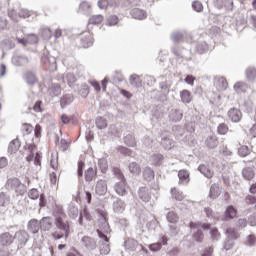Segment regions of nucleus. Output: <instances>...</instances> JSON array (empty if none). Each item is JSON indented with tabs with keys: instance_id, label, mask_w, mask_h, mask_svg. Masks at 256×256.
<instances>
[{
	"instance_id": "obj_1",
	"label": "nucleus",
	"mask_w": 256,
	"mask_h": 256,
	"mask_svg": "<svg viewBox=\"0 0 256 256\" xmlns=\"http://www.w3.org/2000/svg\"><path fill=\"white\" fill-rule=\"evenodd\" d=\"M54 224L58 231L52 233V239L54 241H59V239H69V235H71V225L69 224V220H67V215L65 211H63V207L56 206L53 211Z\"/></svg>"
},
{
	"instance_id": "obj_2",
	"label": "nucleus",
	"mask_w": 256,
	"mask_h": 256,
	"mask_svg": "<svg viewBox=\"0 0 256 256\" xmlns=\"http://www.w3.org/2000/svg\"><path fill=\"white\" fill-rule=\"evenodd\" d=\"M112 173L117 179H119V182H117L114 186L117 195H120V197H125L127 194V180L125 179V175H123V172L118 167H114L112 169Z\"/></svg>"
},
{
	"instance_id": "obj_3",
	"label": "nucleus",
	"mask_w": 256,
	"mask_h": 256,
	"mask_svg": "<svg viewBox=\"0 0 256 256\" xmlns=\"http://www.w3.org/2000/svg\"><path fill=\"white\" fill-rule=\"evenodd\" d=\"M14 243L15 241L13 234L9 232L0 234V247H6L8 249L2 254L0 253V256H11V253L15 251V246H13Z\"/></svg>"
},
{
	"instance_id": "obj_4",
	"label": "nucleus",
	"mask_w": 256,
	"mask_h": 256,
	"mask_svg": "<svg viewBox=\"0 0 256 256\" xmlns=\"http://www.w3.org/2000/svg\"><path fill=\"white\" fill-rule=\"evenodd\" d=\"M6 187L11 191H15L17 195H25L27 186L19 180V178H9L6 182Z\"/></svg>"
},
{
	"instance_id": "obj_5",
	"label": "nucleus",
	"mask_w": 256,
	"mask_h": 256,
	"mask_svg": "<svg viewBox=\"0 0 256 256\" xmlns=\"http://www.w3.org/2000/svg\"><path fill=\"white\" fill-rule=\"evenodd\" d=\"M14 241H16L17 245L14 247V251H21L25 245H27V242L29 241V233L25 230H19L15 232Z\"/></svg>"
},
{
	"instance_id": "obj_6",
	"label": "nucleus",
	"mask_w": 256,
	"mask_h": 256,
	"mask_svg": "<svg viewBox=\"0 0 256 256\" xmlns=\"http://www.w3.org/2000/svg\"><path fill=\"white\" fill-rule=\"evenodd\" d=\"M41 64L44 69L50 71V73H55V71H57V59L54 56L44 54L41 57Z\"/></svg>"
},
{
	"instance_id": "obj_7",
	"label": "nucleus",
	"mask_w": 256,
	"mask_h": 256,
	"mask_svg": "<svg viewBox=\"0 0 256 256\" xmlns=\"http://www.w3.org/2000/svg\"><path fill=\"white\" fill-rule=\"evenodd\" d=\"M168 119L171 123H180L183 119V110L181 109H171L168 113Z\"/></svg>"
},
{
	"instance_id": "obj_8",
	"label": "nucleus",
	"mask_w": 256,
	"mask_h": 256,
	"mask_svg": "<svg viewBox=\"0 0 256 256\" xmlns=\"http://www.w3.org/2000/svg\"><path fill=\"white\" fill-rule=\"evenodd\" d=\"M227 115H228V119L230 121H232V123H239V121H241V119L243 117L241 110H239L235 107L230 108Z\"/></svg>"
},
{
	"instance_id": "obj_9",
	"label": "nucleus",
	"mask_w": 256,
	"mask_h": 256,
	"mask_svg": "<svg viewBox=\"0 0 256 256\" xmlns=\"http://www.w3.org/2000/svg\"><path fill=\"white\" fill-rule=\"evenodd\" d=\"M160 143H161V146L168 151L175 147V141H173L171 136H169L165 133L161 134V142Z\"/></svg>"
},
{
	"instance_id": "obj_10",
	"label": "nucleus",
	"mask_w": 256,
	"mask_h": 256,
	"mask_svg": "<svg viewBox=\"0 0 256 256\" xmlns=\"http://www.w3.org/2000/svg\"><path fill=\"white\" fill-rule=\"evenodd\" d=\"M81 243L88 251H94V249H97V242L89 236H84L81 239Z\"/></svg>"
},
{
	"instance_id": "obj_11",
	"label": "nucleus",
	"mask_w": 256,
	"mask_h": 256,
	"mask_svg": "<svg viewBox=\"0 0 256 256\" xmlns=\"http://www.w3.org/2000/svg\"><path fill=\"white\" fill-rule=\"evenodd\" d=\"M23 80L30 87H33V85H37V83H39V79L37 78V75H35V73L31 71L24 73Z\"/></svg>"
},
{
	"instance_id": "obj_12",
	"label": "nucleus",
	"mask_w": 256,
	"mask_h": 256,
	"mask_svg": "<svg viewBox=\"0 0 256 256\" xmlns=\"http://www.w3.org/2000/svg\"><path fill=\"white\" fill-rule=\"evenodd\" d=\"M13 65L16 67H23V65H27L29 63V58L24 54H16L12 58Z\"/></svg>"
},
{
	"instance_id": "obj_13",
	"label": "nucleus",
	"mask_w": 256,
	"mask_h": 256,
	"mask_svg": "<svg viewBox=\"0 0 256 256\" xmlns=\"http://www.w3.org/2000/svg\"><path fill=\"white\" fill-rule=\"evenodd\" d=\"M40 229L42 231H51L53 229V218L46 216L40 220Z\"/></svg>"
},
{
	"instance_id": "obj_14",
	"label": "nucleus",
	"mask_w": 256,
	"mask_h": 256,
	"mask_svg": "<svg viewBox=\"0 0 256 256\" xmlns=\"http://www.w3.org/2000/svg\"><path fill=\"white\" fill-rule=\"evenodd\" d=\"M131 17L133 19H138L139 21H143V19H147V12L141 8H134L130 11Z\"/></svg>"
},
{
	"instance_id": "obj_15",
	"label": "nucleus",
	"mask_w": 256,
	"mask_h": 256,
	"mask_svg": "<svg viewBox=\"0 0 256 256\" xmlns=\"http://www.w3.org/2000/svg\"><path fill=\"white\" fill-rule=\"evenodd\" d=\"M138 197L139 199H141V201H144L145 203H149V201H151V192L149 191V188L147 187L139 188Z\"/></svg>"
},
{
	"instance_id": "obj_16",
	"label": "nucleus",
	"mask_w": 256,
	"mask_h": 256,
	"mask_svg": "<svg viewBox=\"0 0 256 256\" xmlns=\"http://www.w3.org/2000/svg\"><path fill=\"white\" fill-rule=\"evenodd\" d=\"M172 53L176 57H181L182 59H187V55H189V50L185 49L184 47H181L179 45H175L172 48Z\"/></svg>"
},
{
	"instance_id": "obj_17",
	"label": "nucleus",
	"mask_w": 256,
	"mask_h": 256,
	"mask_svg": "<svg viewBox=\"0 0 256 256\" xmlns=\"http://www.w3.org/2000/svg\"><path fill=\"white\" fill-rule=\"evenodd\" d=\"M198 171L204 175V177H206L207 179H212L213 175H215V172H213V170L211 169V167H209L208 165L205 164H201L198 167Z\"/></svg>"
},
{
	"instance_id": "obj_18",
	"label": "nucleus",
	"mask_w": 256,
	"mask_h": 256,
	"mask_svg": "<svg viewBox=\"0 0 256 256\" xmlns=\"http://www.w3.org/2000/svg\"><path fill=\"white\" fill-rule=\"evenodd\" d=\"M96 195H105L107 193V181L99 180L95 186Z\"/></svg>"
},
{
	"instance_id": "obj_19",
	"label": "nucleus",
	"mask_w": 256,
	"mask_h": 256,
	"mask_svg": "<svg viewBox=\"0 0 256 256\" xmlns=\"http://www.w3.org/2000/svg\"><path fill=\"white\" fill-rule=\"evenodd\" d=\"M39 229H41L39 220L33 218L28 222V231H30V233L36 235V233H39Z\"/></svg>"
},
{
	"instance_id": "obj_20",
	"label": "nucleus",
	"mask_w": 256,
	"mask_h": 256,
	"mask_svg": "<svg viewBox=\"0 0 256 256\" xmlns=\"http://www.w3.org/2000/svg\"><path fill=\"white\" fill-rule=\"evenodd\" d=\"M20 147H21V141H19V138H16L9 143L8 153H10V155H13L19 151Z\"/></svg>"
},
{
	"instance_id": "obj_21",
	"label": "nucleus",
	"mask_w": 256,
	"mask_h": 256,
	"mask_svg": "<svg viewBox=\"0 0 256 256\" xmlns=\"http://www.w3.org/2000/svg\"><path fill=\"white\" fill-rule=\"evenodd\" d=\"M112 209L114 213H123L125 211V202L117 198L112 204Z\"/></svg>"
},
{
	"instance_id": "obj_22",
	"label": "nucleus",
	"mask_w": 256,
	"mask_h": 256,
	"mask_svg": "<svg viewBox=\"0 0 256 256\" xmlns=\"http://www.w3.org/2000/svg\"><path fill=\"white\" fill-rule=\"evenodd\" d=\"M205 145L208 149H215L219 145V139L216 135L208 136L205 140Z\"/></svg>"
},
{
	"instance_id": "obj_23",
	"label": "nucleus",
	"mask_w": 256,
	"mask_h": 256,
	"mask_svg": "<svg viewBox=\"0 0 256 256\" xmlns=\"http://www.w3.org/2000/svg\"><path fill=\"white\" fill-rule=\"evenodd\" d=\"M85 181L91 183L97 177V168L90 167L84 173Z\"/></svg>"
},
{
	"instance_id": "obj_24",
	"label": "nucleus",
	"mask_w": 256,
	"mask_h": 256,
	"mask_svg": "<svg viewBox=\"0 0 256 256\" xmlns=\"http://www.w3.org/2000/svg\"><path fill=\"white\" fill-rule=\"evenodd\" d=\"M179 185H188L189 184V172L187 170H180L178 172Z\"/></svg>"
},
{
	"instance_id": "obj_25",
	"label": "nucleus",
	"mask_w": 256,
	"mask_h": 256,
	"mask_svg": "<svg viewBox=\"0 0 256 256\" xmlns=\"http://www.w3.org/2000/svg\"><path fill=\"white\" fill-rule=\"evenodd\" d=\"M193 47H195L197 53L199 55H203V53H207L209 51V46L207 45V42H198V43H193Z\"/></svg>"
},
{
	"instance_id": "obj_26",
	"label": "nucleus",
	"mask_w": 256,
	"mask_h": 256,
	"mask_svg": "<svg viewBox=\"0 0 256 256\" xmlns=\"http://www.w3.org/2000/svg\"><path fill=\"white\" fill-rule=\"evenodd\" d=\"M235 217H237V209L233 206H228L223 221H229V219H235Z\"/></svg>"
},
{
	"instance_id": "obj_27",
	"label": "nucleus",
	"mask_w": 256,
	"mask_h": 256,
	"mask_svg": "<svg viewBox=\"0 0 256 256\" xmlns=\"http://www.w3.org/2000/svg\"><path fill=\"white\" fill-rule=\"evenodd\" d=\"M83 219H86V221H93V216H91V214L89 213V211L87 210V208H84L81 212H80V217L78 219V223L79 225L83 226L85 225L83 223Z\"/></svg>"
},
{
	"instance_id": "obj_28",
	"label": "nucleus",
	"mask_w": 256,
	"mask_h": 256,
	"mask_svg": "<svg viewBox=\"0 0 256 256\" xmlns=\"http://www.w3.org/2000/svg\"><path fill=\"white\" fill-rule=\"evenodd\" d=\"M172 133L176 139H181L185 135V128L181 125L172 126Z\"/></svg>"
},
{
	"instance_id": "obj_29",
	"label": "nucleus",
	"mask_w": 256,
	"mask_h": 256,
	"mask_svg": "<svg viewBox=\"0 0 256 256\" xmlns=\"http://www.w3.org/2000/svg\"><path fill=\"white\" fill-rule=\"evenodd\" d=\"M48 93L51 97H59L61 95V85L52 84L48 89Z\"/></svg>"
},
{
	"instance_id": "obj_30",
	"label": "nucleus",
	"mask_w": 256,
	"mask_h": 256,
	"mask_svg": "<svg viewBox=\"0 0 256 256\" xmlns=\"http://www.w3.org/2000/svg\"><path fill=\"white\" fill-rule=\"evenodd\" d=\"M189 227L190 229H199V227H202L204 231H209V229L211 230V224L202 222H190Z\"/></svg>"
},
{
	"instance_id": "obj_31",
	"label": "nucleus",
	"mask_w": 256,
	"mask_h": 256,
	"mask_svg": "<svg viewBox=\"0 0 256 256\" xmlns=\"http://www.w3.org/2000/svg\"><path fill=\"white\" fill-rule=\"evenodd\" d=\"M192 239L196 243H203V240L205 239V234L203 233V230L198 229L192 233Z\"/></svg>"
},
{
	"instance_id": "obj_32",
	"label": "nucleus",
	"mask_w": 256,
	"mask_h": 256,
	"mask_svg": "<svg viewBox=\"0 0 256 256\" xmlns=\"http://www.w3.org/2000/svg\"><path fill=\"white\" fill-rule=\"evenodd\" d=\"M242 177L246 181H251L255 177V171H253V168H244L242 170Z\"/></svg>"
},
{
	"instance_id": "obj_33",
	"label": "nucleus",
	"mask_w": 256,
	"mask_h": 256,
	"mask_svg": "<svg viewBox=\"0 0 256 256\" xmlns=\"http://www.w3.org/2000/svg\"><path fill=\"white\" fill-rule=\"evenodd\" d=\"M11 203V196L5 192H0V207H7Z\"/></svg>"
},
{
	"instance_id": "obj_34",
	"label": "nucleus",
	"mask_w": 256,
	"mask_h": 256,
	"mask_svg": "<svg viewBox=\"0 0 256 256\" xmlns=\"http://www.w3.org/2000/svg\"><path fill=\"white\" fill-rule=\"evenodd\" d=\"M89 9H91V4H89L87 1H84L80 3L78 13L81 15H89Z\"/></svg>"
},
{
	"instance_id": "obj_35",
	"label": "nucleus",
	"mask_w": 256,
	"mask_h": 256,
	"mask_svg": "<svg viewBox=\"0 0 256 256\" xmlns=\"http://www.w3.org/2000/svg\"><path fill=\"white\" fill-rule=\"evenodd\" d=\"M145 181H153L155 179V171L151 167H146L143 171Z\"/></svg>"
},
{
	"instance_id": "obj_36",
	"label": "nucleus",
	"mask_w": 256,
	"mask_h": 256,
	"mask_svg": "<svg viewBox=\"0 0 256 256\" xmlns=\"http://www.w3.org/2000/svg\"><path fill=\"white\" fill-rule=\"evenodd\" d=\"M226 235L227 238L231 239L232 241H235V239H239V232L233 227H229L226 229Z\"/></svg>"
},
{
	"instance_id": "obj_37",
	"label": "nucleus",
	"mask_w": 256,
	"mask_h": 256,
	"mask_svg": "<svg viewBox=\"0 0 256 256\" xmlns=\"http://www.w3.org/2000/svg\"><path fill=\"white\" fill-rule=\"evenodd\" d=\"M171 39H172V41H174V43H183V42H185V33L174 32L171 35Z\"/></svg>"
},
{
	"instance_id": "obj_38",
	"label": "nucleus",
	"mask_w": 256,
	"mask_h": 256,
	"mask_svg": "<svg viewBox=\"0 0 256 256\" xmlns=\"http://www.w3.org/2000/svg\"><path fill=\"white\" fill-rule=\"evenodd\" d=\"M71 103H73V95L72 94H65L60 99L61 107H67V105H71Z\"/></svg>"
},
{
	"instance_id": "obj_39",
	"label": "nucleus",
	"mask_w": 256,
	"mask_h": 256,
	"mask_svg": "<svg viewBox=\"0 0 256 256\" xmlns=\"http://www.w3.org/2000/svg\"><path fill=\"white\" fill-rule=\"evenodd\" d=\"M228 85L229 84L227 83V80L225 79V77H220L216 81V86L218 87L219 91H227Z\"/></svg>"
},
{
	"instance_id": "obj_40",
	"label": "nucleus",
	"mask_w": 256,
	"mask_h": 256,
	"mask_svg": "<svg viewBox=\"0 0 256 256\" xmlns=\"http://www.w3.org/2000/svg\"><path fill=\"white\" fill-rule=\"evenodd\" d=\"M246 79H248V81H250L251 83H253V81H255L256 69L254 67H248L246 69Z\"/></svg>"
},
{
	"instance_id": "obj_41",
	"label": "nucleus",
	"mask_w": 256,
	"mask_h": 256,
	"mask_svg": "<svg viewBox=\"0 0 256 256\" xmlns=\"http://www.w3.org/2000/svg\"><path fill=\"white\" fill-rule=\"evenodd\" d=\"M219 194V185L215 183L212 184L209 192L210 199H217V197H219Z\"/></svg>"
},
{
	"instance_id": "obj_42",
	"label": "nucleus",
	"mask_w": 256,
	"mask_h": 256,
	"mask_svg": "<svg viewBox=\"0 0 256 256\" xmlns=\"http://www.w3.org/2000/svg\"><path fill=\"white\" fill-rule=\"evenodd\" d=\"M78 93L83 97V99L89 97V85H87V83H82L80 85Z\"/></svg>"
},
{
	"instance_id": "obj_43",
	"label": "nucleus",
	"mask_w": 256,
	"mask_h": 256,
	"mask_svg": "<svg viewBox=\"0 0 256 256\" xmlns=\"http://www.w3.org/2000/svg\"><path fill=\"white\" fill-rule=\"evenodd\" d=\"M170 193L172 195V199H175V201H183L185 199V196L183 195V193L179 192L177 188H172Z\"/></svg>"
},
{
	"instance_id": "obj_44",
	"label": "nucleus",
	"mask_w": 256,
	"mask_h": 256,
	"mask_svg": "<svg viewBox=\"0 0 256 256\" xmlns=\"http://www.w3.org/2000/svg\"><path fill=\"white\" fill-rule=\"evenodd\" d=\"M180 98L182 103H190L191 102V92L189 90H182L180 92Z\"/></svg>"
},
{
	"instance_id": "obj_45",
	"label": "nucleus",
	"mask_w": 256,
	"mask_h": 256,
	"mask_svg": "<svg viewBox=\"0 0 256 256\" xmlns=\"http://www.w3.org/2000/svg\"><path fill=\"white\" fill-rule=\"evenodd\" d=\"M130 85H132L133 87H141V77H139L137 74H132L130 76Z\"/></svg>"
},
{
	"instance_id": "obj_46",
	"label": "nucleus",
	"mask_w": 256,
	"mask_h": 256,
	"mask_svg": "<svg viewBox=\"0 0 256 256\" xmlns=\"http://www.w3.org/2000/svg\"><path fill=\"white\" fill-rule=\"evenodd\" d=\"M128 169L130 173H133V175H139V173H141V167L139 164H137V162L130 163Z\"/></svg>"
},
{
	"instance_id": "obj_47",
	"label": "nucleus",
	"mask_w": 256,
	"mask_h": 256,
	"mask_svg": "<svg viewBox=\"0 0 256 256\" xmlns=\"http://www.w3.org/2000/svg\"><path fill=\"white\" fill-rule=\"evenodd\" d=\"M89 23H90V25H101V23H103V15H101V14L93 15L89 19Z\"/></svg>"
},
{
	"instance_id": "obj_48",
	"label": "nucleus",
	"mask_w": 256,
	"mask_h": 256,
	"mask_svg": "<svg viewBox=\"0 0 256 256\" xmlns=\"http://www.w3.org/2000/svg\"><path fill=\"white\" fill-rule=\"evenodd\" d=\"M68 215L71 219H77V217H79V208L75 205H70Z\"/></svg>"
},
{
	"instance_id": "obj_49",
	"label": "nucleus",
	"mask_w": 256,
	"mask_h": 256,
	"mask_svg": "<svg viewBox=\"0 0 256 256\" xmlns=\"http://www.w3.org/2000/svg\"><path fill=\"white\" fill-rule=\"evenodd\" d=\"M124 143L128 147H135V145H137V142L135 141V137L131 134H128L127 136L124 137Z\"/></svg>"
},
{
	"instance_id": "obj_50",
	"label": "nucleus",
	"mask_w": 256,
	"mask_h": 256,
	"mask_svg": "<svg viewBox=\"0 0 256 256\" xmlns=\"http://www.w3.org/2000/svg\"><path fill=\"white\" fill-rule=\"evenodd\" d=\"M137 245H139V242H137L135 239L129 238L125 241V247H127V249H131L132 251L137 249Z\"/></svg>"
},
{
	"instance_id": "obj_51",
	"label": "nucleus",
	"mask_w": 256,
	"mask_h": 256,
	"mask_svg": "<svg viewBox=\"0 0 256 256\" xmlns=\"http://www.w3.org/2000/svg\"><path fill=\"white\" fill-rule=\"evenodd\" d=\"M111 253V247L109 246V242H102L100 245V254L101 255H109Z\"/></svg>"
},
{
	"instance_id": "obj_52",
	"label": "nucleus",
	"mask_w": 256,
	"mask_h": 256,
	"mask_svg": "<svg viewBox=\"0 0 256 256\" xmlns=\"http://www.w3.org/2000/svg\"><path fill=\"white\" fill-rule=\"evenodd\" d=\"M166 219L169 223H177L179 221V215L173 211H170L167 213Z\"/></svg>"
},
{
	"instance_id": "obj_53",
	"label": "nucleus",
	"mask_w": 256,
	"mask_h": 256,
	"mask_svg": "<svg viewBox=\"0 0 256 256\" xmlns=\"http://www.w3.org/2000/svg\"><path fill=\"white\" fill-rule=\"evenodd\" d=\"M234 89L237 91V93H245V89H247V83L237 82L234 84Z\"/></svg>"
},
{
	"instance_id": "obj_54",
	"label": "nucleus",
	"mask_w": 256,
	"mask_h": 256,
	"mask_svg": "<svg viewBox=\"0 0 256 256\" xmlns=\"http://www.w3.org/2000/svg\"><path fill=\"white\" fill-rule=\"evenodd\" d=\"M116 223L117 225H119V227H121V229H123V231H125L127 227H129V220H127L126 218H117Z\"/></svg>"
},
{
	"instance_id": "obj_55",
	"label": "nucleus",
	"mask_w": 256,
	"mask_h": 256,
	"mask_svg": "<svg viewBox=\"0 0 256 256\" xmlns=\"http://www.w3.org/2000/svg\"><path fill=\"white\" fill-rule=\"evenodd\" d=\"M98 165L102 173H107V169H109V164L105 158L98 160Z\"/></svg>"
},
{
	"instance_id": "obj_56",
	"label": "nucleus",
	"mask_w": 256,
	"mask_h": 256,
	"mask_svg": "<svg viewBox=\"0 0 256 256\" xmlns=\"http://www.w3.org/2000/svg\"><path fill=\"white\" fill-rule=\"evenodd\" d=\"M163 159H164L163 154L152 155V162L157 166L163 165Z\"/></svg>"
},
{
	"instance_id": "obj_57",
	"label": "nucleus",
	"mask_w": 256,
	"mask_h": 256,
	"mask_svg": "<svg viewBox=\"0 0 256 256\" xmlns=\"http://www.w3.org/2000/svg\"><path fill=\"white\" fill-rule=\"evenodd\" d=\"M217 131L219 135H227L229 132V126H227L225 123H220L217 127Z\"/></svg>"
},
{
	"instance_id": "obj_58",
	"label": "nucleus",
	"mask_w": 256,
	"mask_h": 256,
	"mask_svg": "<svg viewBox=\"0 0 256 256\" xmlns=\"http://www.w3.org/2000/svg\"><path fill=\"white\" fill-rule=\"evenodd\" d=\"M251 153V149H249V146H241L238 149V155L240 157H247Z\"/></svg>"
},
{
	"instance_id": "obj_59",
	"label": "nucleus",
	"mask_w": 256,
	"mask_h": 256,
	"mask_svg": "<svg viewBox=\"0 0 256 256\" xmlns=\"http://www.w3.org/2000/svg\"><path fill=\"white\" fill-rule=\"evenodd\" d=\"M210 235L212 241H219V239H221V234L219 233V229L217 228H211Z\"/></svg>"
},
{
	"instance_id": "obj_60",
	"label": "nucleus",
	"mask_w": 256,
	"mask_h": 256,
	"mask_svg": "<svg viewBox=\"0 0 256 256\" xmlns=\"http://www.w3.org/2000/svg\"><path fill=\"white\" fill-rule=\"evenodd\" d=\"M117 23H119V17H117V15H110L107 18V25H109V27H113L117 25Z\"/></svg>"
},
{
	"instance_id": "obj_61",
	"label": "nucleus",
	"mask_w": 256,
	"mask_h": 256,
	"mask_svg": "<svg viewBox=\"0 0 256 256\" xmlns=\"http://www.w3.org/2000/svg\"><path fill=\"white\" fill-rule=\"evenodd\" d=\"M96 126L98 129H107V120L103 119V117H98L96 119Z\"/></svg>"
},
{
	"instance_id": "obj_62",
	"label": "nucleus",
	"mask_w": 256,
	"mask_h": 256,
	"mask_svg": "<svg viewBox=\"0 0 256 256\" xmlns=\"http://www.w3.org/2000/svg\"><path fill=\"white\" fill-rule=\"evenodd\" d=\"M192 9L196 11L197 13H201L203 11V3L201 1L196 0L192 2Z\"/></svg>"
},
{
	"instance_id": "obj_63",
	"label": "nucleus",
	"mask_w": 256,
	"mask_h": 256,
	"mask_svg": "<svg viewBox=\"0 0 256 256\" xmlns=\"http://www.w3.org/2000/svg\"><path fill=\"white\" fill-rule=\"evenodd\" d=\"M40 195L41 194L39 193V190H37L35 188L31 189L28 192V197H29V199H32V200L39 199Z\"/></svg>"
},
{
	"instance_id": "obj_64",
	"label": "nucleus",
	"mask_w": 256,
	"mask_h": 256,
	"mask_svg": "<svg viewBox=\"0 0 256 256\" xmlns=\"http://www.w3.org/2000/svg\"><path fill=\"white\" fill-rule=\"evenodd\" d=\"M81 43H82L83 47H85V48L91 47V45H93L91 36H86V37L82 38Z\"/></svg>"
}]
</instances>
